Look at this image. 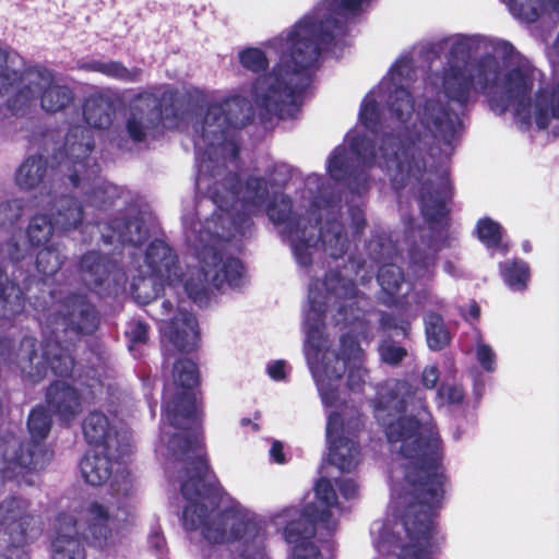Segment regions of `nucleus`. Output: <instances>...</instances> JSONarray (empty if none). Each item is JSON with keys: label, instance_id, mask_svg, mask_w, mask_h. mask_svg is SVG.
<instances>
[{"label": "nucleus", "instance_id": "obj_1", "mask_svg": "<svg viewBox=\"0 0 559 559\" xmlns=\"http://www.w3.org/2000/svg\"><path fill=\"white\" fill-rule=\"evenodd\" d=\"M374 416L397 454L390 476V509L396 521L371 524L374 559H436L440 539L433 519L444 498L447 477L439 435L423 394L407 382L389 380L378 391ZM314 490L317 502L302 512L288 508L270 518L275 525L288 522L283 535L292 559H321L311 540L314 528L330 533L337 527L341 508L332 483L320 478Z\"/></svg>", "mask_w": 559, "mask_h": 559}, {"label": "nucleus", "instance_id": "obj_2", "mask_svg": "<svg viewBox=\"0 0 559 559\" xmlns=\"http://www.w3.org/2000/svg\"><path fill=\"white\" fill-rule=\"evenodd\" d=\"M371 0H319L290 27L264 41L262 48L247 47L238 60L248 71L266 70V51L276 57L272 69L259 76L250 92L248 104L239 96L213 100L205 115L192 127L199 163V189L205 174L217 176L211 163L222 157L234 159L238 152L236 130L251 117L253 109L285 116L297 105L298 96L310 82L311 73L325 51L335 53L344 45L345 24L361 14Z\"/></svg>", "mask_w": 559, "mask_h": 559}, {"label": "nucleus", "instance_id": "obj_3", "mask_svg": "<svg viewBox=\"0 0 559 559\" xmlns=\"http://www.w3.org/2000/svg\"><path fill=\"white\" fill-rule=\"evenodd\" d=\"M412 72L411 59H399L364 98L359 121L371 131L383 122L382 135L370 144L365 138L348 134L345 144L329 158L328 171L332 178L343 180L348 176L350 188L360 193L367 180L358 168L374 166L399 188L421 180L426 168L424 152L433 141L443 143L444 154H451L459 116L428 96L415 103L408 91Z\"/></svg>", "mask_w": 559, "mask_h": 559}, {"label": "nucleus", "instance_id": "obj_4", "mask_svg": "<svg viewBox=\"0 0 559 559\" xmlns=\"http://www.w3.org/2000/svg\"><path fill=\"white\" fill-rule=\"evenodd\" d=\"M235 177L229 178L222 191H213L211 200L205 201L216 206L210 218L195 222L192 216H183L186 239L197 262L185 275L179 272L173 250L163 240L153 241L144 254L130 252L131 294L139 304L153 302L150 313L152 309L159 312L160 304L173 295L186 293L202 305L207 300L211 286L238 288L246 283L243 265L225 253V246L237 234L245 233L250 226L249 215L262 211L270 192L260 178L249 179L243 189L235 191Z\"/></svg>", "mask_w": 559, "mask_h": 559}, {"label": "nucleus", "instance_id": "obj_5", "mask_svg": "<svg viewBox=\"0 0 559 559\" xmlns=\"http://www.w3.org/2000/svg\"><path fill=\"white\" fill-rule=\"evenodd\" d=\"M176 390H165V419L157 449L163 455L171 453L189 465L188 479L182 484L187 500L183 525L200 530L205 539L215 544L239 543L241 559H266L263 543L265 523L239 502L218 512L209 509L215 498L206 485L211 484L210 469L201 442L200 417L195 388L198 367L189 358L178 360L173 370Z\"/></svg>", "mask_w": 559, "mask_h": 559}, {"label": "nucleus", "instance_id": "obj_6", "mask_svg": "<svg viewBox=\"0 0 559 559\" xmlns=\"http://www.w3.org/2000/svg\"><path fill=\"white\" fill-rule=\"evenodd\" d=\"M447 41V66L431 82L438 93L460 106L483 95L495 114L512 110L518 122L559 135V73L531 97L539 72L510 43L460 34Z\"/></svg>", "mask_w": 559, "mask_h": 559}, {"label": "nucleus", "instance_id": "obj_7", "mask_svg": "<svg viewBox=\"0 0 559 559\" xmlns=\"http://www.w3.org/2000/svg\"><path fill=\"white\" fill-rule=\"evenodd\" d=\"M361 299L352 282L330 273L323 283L311 282L305 312V356L321 402L330 411L359 416L343 397V376L347 386L359 390L367 381L364 352L357 337H367L370 320L362 317Z\"/></svg>", "mask_w": 559, "mask_h": 559}, {"label": "nucleus", "instance_id": "obj_8", "mask_svg": "<svg viewBox=\"0 0 559 559\" xmlns=\"http://www.w3.org/2000/svg\"><path fill=\"white\" fill-rule=\"evenodd\" d=\"M320 181L318 175L307 178L308 191L312 192L314 188L318 190L307 216L300 210L293 209L289 198L275 191L272 202L266 207L270 221L276 226L282 238L289 243L297 263L301 266H308L312 262L320 245L332 258L342 257L347 247L341 224L329 218L334 213V204L323 199L324 189Z\"/></svg>", "mask_w": 559, "mask_h": 559}, {"label": "nucleus", "instance_id": "obj_9", "mask_svg": "<svg viewBox=\"0 0 559 559\" xmlns=\"http://www.w3.org/2000/svg\"><path fill=\"white\" fill-rule=\"evenodd\" d=\"M52 300L47 306V301L41 305L37 299L34 307H41L43 318L46 329H51V334L56 341L46 345V349L37 353L36 341L32 337H25L17 353V364L23 377L32 382L40 381L47 372L46 360L49 361L52 371L56 374L64 376L73 368V359L59 344V332L74 334H91L98 325V319L94 308L82 296H71L64 300L55 301V297L49 295Z\"/></svg>", "mask_w": 559, "mask_h": 559}, {"label": "nucleus", "instance_id": "obj_10", "mask_svg": "<svg viewBox=\"0 0 559 559\" xmlns=\"http://www.w3.org/2000/svg\"><path fill=\"white\" fill-rule=\"evenodd\" d=\"M22 60L15 53L0 49V95L13 114H23L40 102L47 112L64 109L73 100L72 91L59 83L47 69L21 70Z\"/></svg>", "mask_w": 559, "mask_h": 559}, {"label": "nucleus", "instance_id": "obj_11", "mask_svg": "<svg viewBox=\"0 0 559 559\" xmlns=\"http://www.w3.org/2000/svg\"><path fill=\"white\" fill-rule=\"evenodd\" d=\"M93 136L88 128L72 126L64 141V158L61 162L74 187H81L92 205L100 206L111 201L117 188L98 178V168L90 157L93 150Z\"/></svg>", "mask_w": 559, "mask_h": 559}, {"label": "nucleus", "instance_id": "obj_12", "mask_svg": "<svg viewBox=\"0 0 559 559\" xmlns=\"http://www.w3.org/2000/svg\"><path fill=\"white\" fill-rule=\"evenodd\" d=\"M111 490L114 501H109L107 504L93 501L88 503L83 514L90 544L103 551L114 548L117 537L112 527L116 522L124 521L130 513V506L126 502L134 490L130 475L124 471L117 469L111 483Z\"/></svg>", "mask_w": 559, "mask_h": 559}, {"label": "nucleus", "instance_id": "obj_13", "mask_svg": "<svg viewBox=\"0 0 559 559\" xmlns=\"http://www.w3.org/2000/svg\"><path fill=\"white\" fill-rule=\"evenodd\" d=\"M175 93L169 86H155L136 95L131 104L127 118V131L134 141H143L154 135L160 122L171 128L167 112L171 109Z\"/></svg>", "mask_w": 559, "mask_h": 559}, {"label": "nucleus", "instance_id": "obj_14", "mask_svg": "<svg viewBox=\"0 0 559 559\" xmlns=\"http://www.w3.org/2000/svg\"><path fill=\"white\" fill-rule=\"evenodd\" d=\"M378 282L381 286L385 302L401 304L403 306L404 302L402 299H405V305L409 307V309L401 313V316H405V318L383 317L382 325L385 329L400 330L403 334H406L411 320L415 319L418 316L419 309L424 308L419 296L417 294H409V287L414 286V284L404 281L401 269L393 263L383 264L380 267Z\"/></svg>", "mask_w": 559, "mask_h": 559}, {"label": "nucleus", "instance_id": "obj_15", "mask_svg": "<svg viewBox=\"0 0 559 559\" xmlns=\"http://www.w3.org/2000/svg\"><path fill=\"white\" fill-rule=\"evenodd\" d=\"M359 427V416H345L336 411L328 413L329 459L342 472L354 471L360 462L359 447L350 438Z\"/></svg>", "mask_w": 559, "mask_h": 559}, {"label": "nucleus", "instance_id": "obj_16", "mask_svg": "<svg viewBox=\"0 0 559 559\" xmlns=\"http://www.w3.org/2000/svg\"><path fill=\"white\" fill-rule=\"evenodd\" d=\"M151 316L159 322L163 338L180 352H191L200 341L195 317L181 308H174L170 300L160 304V311L151 310Z\"/></svg>", "mask_w": 559, "mask_h": 559}, {"label": "nucleus", "instance_id": "obj_17", "mask_svg": "<svg viewBox=\"0 0 559 559\" xmlns=\"http://www.w3.org/2000/svg\"><path fill=\"white\" fill-rule=\"evenodd\" d=\"M0 524L10 535L13 544L21 545L34 537L39 531L37 518L26 512V503L11 499L0 507Z\"/></svg>", "mask_w": 559, "mask_h": 559}, {"label": "nucleus", "instance_id": "obj_18", "mask_svg": "<svg viewBox=\"0 0 559 559\" xmlns=\"http://www.w3.org/2000/svg\"><path fill=\"white\" fill-rule=\"evenodd\" d=\"M52 559H85V550L76 530V520L69 513H60L51 535Z\"/></svg>", "mask_w": 559, "mask_h": 559}, {"label": "nucleus", "instance_id": "obj_19", "mask_svg": "<svg viewBox=\"0 0 559 559\" xmlns=\"http://www.w3.org/2000/svg\"><path fill=\"white\" fill-rule=\"evenodd\" d=\"M83 433L86 441L108 452L123 454L127 447V436L120 435L108 417L99 412L91 413L83 423Z\"/></svg>", "mask_w": 559, "mask_h": 559}, {"label": "nucleus", "instance_id": "obj_20", "mask_svg": "<svg viewBox=\"0 0 559 559\" xmlns=\"http://www.w3.org/2000/svg\"><path fill=\"white\" fill-rule=\"evenodd\" d=\"M81 271L87 285H105V289L109 293L117 294L126 283V274L117 270L115 265L97 252H90L83 257Z\"/></svg>", "mask_w": 559, "mask_h": 559}, {"label": "nucleus", "instance_id": "obj_21", "mask_svg": "<svg viewBox=\"0 0 559 559\" xmlns=\"http://www.w3.org/2000/svg\"><path fill=\"white\" fill-rule=\"evenodd\" d=\"M451 198V187L448 177L442 174L432 180L428 178L420 194L421 211L429 223H439L449 212L448 203Z\"/></svg>", "mask_w": 559, "mask_h": 559}, {"label": "nucleus", "instance_id": "obj_22", "mask_svg": "<svg viewBox=\"0 0 559 559\" xmlns=\"http://www.w3.org/2000/svg\"><path fill=\"white\" fill-rule=\"evenodd\" d=\"M443 236V229L437 230V236L429 242L423 240V243L415 247L409 252L408 276L414 281L420 282L429 280L435 270L436 252L440 248Z\"/></svg>", "mask_w": 559, "mask_h": 559}, {"label": "nucleus", "instance_id": "obj_23", "mask_svg": "<svg viewBox=\"0 0 559 559\" xmlns=\"http://www.w3.org/2000/svg\"><path fill=\"white\" fill-rule=\"evenodd\" d=\"M41 204L49 210L56 221V227L60 231H69L78 228L83 221V209L76 200L68 197L53 199L50 194L41 197Z\"/></svg>", "mask_w": 559, "mask_h": 559}, {"label": "nucleus", "instance_id": "obj_24", "mask_svg": "<svg viewBox=\"0 0 559 559\" xmlns=\"http://www.w3.org/2000/svg\"><path fill=\"white\" fill-rule=\"evenodd\" d=\"M82 111L88 127L106 129L112 123L116 112L115 99L108 93H94L85 98Z\"/></svg>", "mask_w": 559, "mask_h": 559}, {"label": "nucleus", "instance_id": "obj_25", "mask_svg": "<svg viewBox=\"0 0 559 559\" xmlns=\"http://www.w3.org/2000/svg\"><path fill=\"white\" fill-rule=\"evenodd\" d=\"M511 14L525 23L559 17V0H502Z\"/></svg>", "mask_w": 559, "mask_h": 559}, {"label": "nucleus", "instance_id": "obj_26", "mask_svg": "<svg viewBox=\"0 0 559 559\" xmlns=\"http://www.w3.org/2000/svg\"><path fill=\"white\" fill-rule=\"evenodd\" d=\"M115 453L99 449L88 451L80 464L84 480L92 486H99L106 483L114 471L111 456Z\"/></svg>", "mask_w": 559, "mask_h": 559}, {"label": "nucleus", "instance_id": "obj_27", "mask_svg": "<svg viewBox=\"0 0 559 559\" xmlns=\"http://www.w3.org/2000/svg\"><path fill=\"white\" fill-rule=\"evenodd\" d=\"M39 211L29 218L26 236L27 243L33 248H40L49 245H56L52 237L56 231H60L56 227V221L49 210H45L41 199L38 202Z\"/></svg>", "mask_w": 559, "mask_h": 559}, {"label": "nucleus", "instance_id": "obj_28", "mask_svg": "<svg viewBox=\"0 0 559 559\" xmlns=\"http://www.w3.org/2000/svg\"><path fill=\"white\" fill-rule=\"evenodd\" d=\"M49 407L64 421L73 419L81 409L76 392L62 381L53 383L47 393Z\"/></svg>", "mask_w": 559, "mask_h": 559}, {"label": "nucleus", "instance_id": "obj_29", "mask_svg": "<svg viewBox=\"0 0 559 559\" xmlns=\"http://www.w3.org/2000/svg\"><path fill=\"white\" fill-rule=\"evenodd\" d=\"M146 236L147 228L144 226L142 219L134 218L128 222L117 223V226L114 227L112 235H104V238L108 243L121 241L135 246L142 242Z\"/></svg>", "mask_w": 559, "mask_h": 559}, {"label": "nucleus", "instance_id": "obj_30", "mask_svg": "<svg viewBox=\"0 0 559 559\" xmlns=\"http://www.w3.org/2000/svg\"><path fill=\"white\" fill-rule=\"evenodd\" d=\"M82 69L99 72L108 78L123 82H135L140 79L141 70L138 68L128 69L117 61H91L81 66Z\"/></svg>", "mask_w": 559, "mask_h": 559}, {"label": "nucleus", "instance_id": "obj_31", "mask_svg": "<svg viewBox=\"0 0 559 559\" xmlns=\"http://www.w3.org/2000/svg\"><path fill=\"white\" fill-rule=\"evenodd\" d=\"M46 171V162L40 156L27 158L17 169L15 181L22 189H32L41 182Z\"/></svg>", "mask_w": 559, "mask_h": 559}, {"label": "nucleus", "instance_id": "obj_32", "mask_svg": "<svg viewBox=\"0 0 559 559\" xmlns=\"http://www.w3.org/2000/svg\"><path fill=\"white\" fill-rule=\"evenodd\" d=\"M501 276L508 287L514 292L524 290L530 280V267L522 260H509L500 265Z\"/></svg>", "mask_w": 559, "mask_h": 559}, {"label": "nucleus", "instance_id": "obj_33", "mask_svg": "<svg viewBox=\"0 0 559 559\" xmlns=\"http://www.w3.org/2000/svg\"><path fill=\"white\" fill-rule=\"evenodd\" d=\"M35 265L43 277L55 275L62 265L63 255L58 243L38 248Z\"/></svg>", "mask_w": 559, "mask_h": 559}, {"label": "nucleus", "instance_id": "obj_34", "mask_svg": "<svg viewBox=\"0 0 559 559\" xmlns=\"http://www.w3.org/2000/svg\"><path fill=\"white\" fill-rule=\"evenodd\" d=\"M478 239L488 248L507 252L508 246L502 241V228L499 223L485 217L478 221L476 226Z\"/></svg>", "mask_w": 559, "mask_h": 559}, {"label": "nucleus", "instance_id": "obj_35", "mask_svg": "<svg viewBox=\"0 0 559 559\" xmlns=\"http://www.w3.org/2000/svg\"><path fill=\"white\" fill-rule=\"evenodd\" d=\"M426 336L428 346L433 350L443 348L450 342V333L443 324V320L436 313L425 317Z\"/></svg>", "mask_w": 559, "mask_h": 559}, {"label": "nucleus", "instance_id": "obj_36", "mask_svg": "<svg viewBox=\"0 0 559 559\" xmlns=\"http://www.w3.org/2000/svg\"><path fill=\"white\" fill-rule=\"evenodd\" d=\"M46 451L39 444H35L32 449H28L26 453L22 452L19 455L10 456L5 453V460L9 463V469L14 471L15 467L21 468H41L46 463Z\"/></svg>", "mask_w": 559, "mask_h": 559}, {"label": "nucleus", "instance_id": "obj_37", "mask_svg": "<svg viewBox=\"0 0 559 559\" xmlns=\"http://www.w3.org/2000/svg\"><path fill=\"white\" fill-rule=\"evenodd\" d=\"M475 360L486 372H495L497 369V354L493 347L477 334L472 349Z\"/></svg>", "mask_w": 559, "mask_h": 559}, {"label": "nucleus", "instance_id": "obj_38", "mask_svg": "<svg viewBox=\"0 0 559 559\" xmlns=\"http://www.w3.org/2000/svg\"><path fill=\"white\" fill-rule=\"evenodd\" d=\"M465 391L456 382H443L437 391L439 406H459L464 402Z\"/></svg>", "mask_w": 559, "mask_h": 559}, {"label": "nucleus", "instance_id": "obj_39", "mask_svg": "<svg viewBox=\"0 0 559 559\" xmlns=\"http://www.w3.org/2000/svg\"><path fill=\"white\" fill-rule=\"evenodd\" d=\"M50 416L43 407H36L28 417V430L34 440H41L47 437L50 430Z\"/></svg>", "mask_w": 559, "mask_h": 559}, {"label": "nucleus", "instance_id": "obj_40", "mask_svg": "<svg viewBox=\"0 0 559 559\" xmlns=\"http://www.w3.org/2000/svg\"><path fill=\"white\" fill-rule=\"evenodd\" d=\"M23 204L17 199L0 203V227L13 226L22 216Z\"/></svg>", "mask_w": 559, "mask_h": 559}, {"label": "nucleus", "instance_id": "obj_41", "mask_svg": "<svg viewBox=\"0 0 559 559\" xmlns=\"http://www.w3.org/2000/svg\"><path fill=\"white\" fill-rule=\"evenodd\" d=\"M2 253L12 262H20L28 254V246L23 239L12 236L3 246Z\"/></svg>", "mask_w": 559, "mask_h": 559}, {"label": "nucleus", "instance_id": "obj_42", "mask_svg": "<svg viewBox=\"0 0 559 559\" xmlns=\"http://www.w3.org/2000/svg\"><path fill=\"white\" fill-rule=\"evenodd\" d=\"M381 359L390 365L399 364L405 356L406 349L391 342H383L379 348Z\"/></svg>", "mask_w": 559, "mask_h": 559}, {"label": "nucleus", "instance_id": "obj_43", "mask_svg": "<svg viewBox=\"0 0 559 559\" xmlns=\"http://www.w3.org/2000/svg\"><path fill=\"white\" fill-rule=\"evenodd\" d=\"M126 335L132 344L144 343L147 338V326L141 321H132L129 323ZM130 346V349H132Z\"/></svg>", "mask_w": 559, "mask_h": 559}, {"label": "nucleus", "instance_id": "obj_44", "mask_svg": "<svg viewBox=\"0 0 559 559\" xmlns=\"http://www.w3.org/2000/svg\"><path fill=\"white\" fill-rule=\"evenodd\" d=\"M269 377L274 381H283L287 376V366L284 360H274L266 367Z\"/></svg>", "mask_w": 559, "mask_h": 559}, {"label": "nucleus", "instance_id": "obj_45", "mask_svg": "<svg viewBox=\"0 0 559 559\" xmlns=\"http://www.w3.org/2000/svg\"><path fill=\"white\" fill-rule=\"evenodd\" d=\"M439 380V371L435 366H428L421 374V382L425 388L433 389Z\"/></svg>", "mask_w": 559, "mask_h": 559}, {"label": "nucleus", "instance_id": "obj_46", "mask_svg": "<svg viewBox=\"0 0 559 559\" xmlns=\"http://www.w3.org/2000/svg\"><path fill=\"white\" fill-rule=\"evenodd\" d=\"M338 488L346 499L354 498L358 492V487L352 479L342 480L338 483Z\"/></svg>", "mask_w": 559, "mask_h": 559}, {"label": "nucleus", "instance_id": "obj_47", "mask_svg": "<svg viewBox=\"0 0 559 559\" xmlns=\"http://www.w3.org/2000/svg\"><path fill=\"white\" fill-rule=\"evenodd\" d=\"M270 456L277 464H283L285 462L284 447L282 442L277 440L272 442Z\"/></svg>", "mask_w": 559, "mask_h": 559}, {"label": "nucleus", "instance_id": "obj_48", "mask_svg": "<svg viewBox=\"0 0 559 559\" xmlns=\"http://www.w3.org/2000/svg\"><path fill=\"white\" fill-rule=\"evenodd\" d=\"M480 314V309L476 302H469L467 305L466 312L463 313L466 320H477Z\"/></svg>", "mask_w": 559, "mask_h": 559}, {"label": "nucleus", "instance_id": "obj_49", "mask_svg": "<svg viewBox=\"0 0 559 559\" xmlns=\"http://www.w3.org/2000/svg\"><path fill=\"white\" fill-rule=\"evenodd\" d=\"M353 222L355 224L356 229H359L362 227L364 218H362L360 211L353 213Z\"/></svg>", "mask_w": 559, "mask_h": 559}, {"label": "nucleus", "instance_id": "obj_50", "mask_svg": "<svg viewBox=\"0 0 559 559\" xmlns=\"http://www.w3.org/2000/svg\"><path fill=\"white\" fill-rule=\"evenodd\" d=\"M240 424H241V426H243V427H245V426H249V425H250L253 431H258V430H259V426H258V424L252 423V421H251V419H249V418H242V419L240 420Z\"/></svg>", "mask_w": 559, "mask_h": 559}, {"label": "nucleus", "instance_id": "obj_51", "mask_svg": "<svg viewBox=\"0 0 559 559\" xmlns=\"http://www.w3.org/2000/svg\"><path fill=\"white\" fill-rule=\"evenodd\" d=\"M556 53H559V34H558V37H557V39H556L555 46H554V48H552V51H551V52H549V57H550V58H554V56H552V55H556Z\"/></svg>", "mask_w": 559, "mask_h": 559}, {"label": "nucleus", "instance_id": "obj_52", "mask_svg": "<svg viewBox=\"0 0 559 559\" xmlns=\"http://www.w3.org/2000/svg\"><path fill=\"white\" fill-rule=\"evenodd\" d=\"M523 249H524L525 251H528V250H530V246H528V243H526V242H525V243H523Z\"/></svg>", "mask_w": 559, "mask_h": 559}]
</instances>
